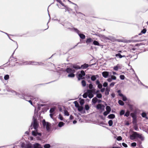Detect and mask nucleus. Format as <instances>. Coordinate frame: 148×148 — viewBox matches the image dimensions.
I'll return each instance as SVG.
<instances>
[{
  "mask_svg": "<svg viewBox=\"0 0 148 148\" xmlns=\"http://www.w3.org/2000/svg\"><path fill=\"white\" fill-rule=\"evenodd\" d=\"M53 114L54 113H50V116L51 118L53 119Z\"/></svg>",
  "mask_w": 148,
  "mask_h": 148,
  "instance_id": "56",
  "label": "nucleus"
},
{
  "mask_svg": "<svg viewBox=\"0 0 148 148\" xmlns=\"http://www.w3.org/2000/svg\"><path fill=\"white\" fill-rule=\"evenodd\" d=\"M105 90V89L104 88H102L101 89V91L102 92H104V91Z\"/></svg>",
  "mask_w": 148,
  "mask_h": 148,
  "instance_id": "62",
  "label": "nucleus"
},
{
  "mask_svg": "<svg viewBox=\"0 0 148 148\" xmlns=\"http://www.w3.org/2000/svg\"><path fill=\"white\" fill-rule=\"evenodd\" d=\"M9 76L8 75H6L4 77V79L5 80H7L9 79Z\"/></svg>",
  "mask_w": 148,
  "mask_h": 148,
  "instance_id": "37",
  "label": "nucleus"
},
{
  "mask_svg": "<svg viewBox=\"0 0 148 148\" xmlns=\"http://www.w3.org/2000/svg\"><path fill=\"white\" fill-rule=\"evenodd\" d=\"M85 75V73L83 71H82L79 74L78 78L79 80L84 79L83 76Z\"/></svg>",
  "mask_w": 148,
  "mask_h": 148,
  "instance_id": "5",
  "label": "nucleus"
},
{
  "mask_svg": "<svg viewBox=\"0 0 148 148\" xmlns=\"http://www.w3.org/2000/svg\"><path fill=\"white\" fill-rule=\"evenodd\" d=\"M137 138H138L140 139L141 140H143L144 137L142 134H140L137 133Z\"/></svg>",
  "mask_w": 148,
  "mask_h": 148,
  "instance_id": "18",
  "label": "nucleus"
},
{
  "mask_svg": "<svg viewBox=\"0 0 148 148\" xmlns=\"http://www.w3.org/2000/svg\"><path fill=\"white\" fill-rule=\"evenodd\" d=\"M33 120L34 121L33 127L34 129H36L38 126V123L37 122L36 119L34 117H33Z\"/></svg>",
  "mask_w": 148,
  "mask_h": 148,
  "instance_id": "8",
  "label": "nucleus"
},
{
  "mask_svg": "<svg viewBox=\"0 0 148 148\" xmlns=\"http://www.w3.org/2000/svg\"><path fill=\"white\" fill-rule=\"evenodd\" d=\"M66 71L69 74L68 76L70 77H73L75 76V75L74 74L75 72V70L73 69L68 68L66 69Z\"/></svg>",
  "mask_w": 148,
  "mask_h": 148,
  "instance_id": "1",
  "label": "nucleus"
},
{
  "mask_svg": "<svg viewBox=\"0 0 148 148\" xmlns=\"http://www.w3.org/2000/svg\"><path fill=\"white\" fill-rule=\"evenodd\" d=\"M110 90V88L107 87L106 88L105 92V94L106 95H109Z\"/></svg>",
  "mask_w": 148,
  "mask_h": 148,
  "instance_id": "16",
  "label": "nucleus"
},
{
  "mask_svg": "<svg viewBox=\"0 0 148 148\" xmlns=\"http://www.w3.org/2000/svg\"><path fill=\"white\" fill-rule=\"evenodd\" d=\"M84 103V99H81L80 101V103L82 105H83Z\"/></svg>",
  "mask_w": 148,
  "mask_h": 148,
  "instance_id": "40",
  "label": "nucleus"
},
{
  "mask_svg": "<svg viewBox=\"0 0 148 148\" xmlns=\"http://www.w3.org/2000/svg\"><path fill=\"white\" fill-rule=\"evenodd\" d=\"M89 108V107L88 105H86L85 106V109L86 110H88Z\"/></svg>",
  "mask_w": 148,
  "mask_h": 148,
  "instance_id": "43",
  "label": "nucleus"
},
{
  "mask_svg": "<svg viewBox=\"0 0 148 148\" xmlns=\"http://www.w3.org/2000/svg\"><path fill=\"white\" fill-rule=\"evenodd\" d=\"M75 31L78 34L80 37L82 39H84L85 38V36L84 35L79 33V31L76 29L74 28Z\"/></svg>",
  "mask_w": 148,
  "mask_h": 148,
  "instance_id": "7",
  "label": "nucleus"
},
{
  "mask_svg": "<svg viewBox=\"0 0 148 148\" xmlns=\"http://www.w3.org/2000/svg\"><path fill=\"white\" fill-rule=\"evenodd\" d=\"M111 78L112 79L115 80L116 79V77L112 75L111 76Z\"/></svg>",
  "mask_w": 148,
  "mask_h": 148,
  "instance_id": "46",
  "label": "nucleus"
},
{
  "mask_svg": "<svg viewBox=\"0 0 148 148\" xmlns=\"http://www.w3.org/2000/svg\"><path fill=\"white\" fill-rule=\"evenodd\" d=\"M146 32V29H143L141 31V33H143V34H145Z\"/></svg>",
  "mask_w": 148,
  "mask_h": 148,
  "instance_id": "52",
  "label": "nucleus"
},
{
  "mask_svg": "<svg viewBox=\"0 0 148 148\" xmlns=\"http://www.w3.org/2000/svg\"><path fill=\"white\" fill-rule=\"evenodd\" d=\"M98 92V91H97V93ZM97 97L99 98H101L102 97V95L100 93H97Z\"/></svg>",
  "mask_w": 148,
  "mask_h": 148,
  "instance_id": "29",
  "label": "nucleus"
},
{
  "mask_svg": "<svg viewBox=\"0 0 148 148\" xmlns=\"http://www.w3.org/2000/svg\"><path fill=\"white\" fill-rule=\"evenodd\" d=\"M112 79L111 78H108L107 79V81L109 82H111L112 81Z\"/></svg>",
  "mask_w": 148,
  "mask_h": 148,
  "instance_id": "58",
  "label": "nucleus"
},
{
  "mask_svg": "<svg viewBox=\"0 0 148 148\" xmlns=\"http://www.w3.org/2000/svg\"><path fill=\"white\" fill-rule=\"evenodd\" d=\"M98 75H93L91 77V79L93 81L95 80L97 78V77H98Z\"/></svg>",
  "mask_w": 148,
  "mask_h": 148,
  "instance_id": "21",
  "label": "nucleus"
},
{
  "mask_svg": "<svg viewBox=\"0 0 148 148\" xmlns=\"http://www.w3.org/2000/svg\"><path fill=\"white\" fill-rule=\"evenodd\" d=\"M89 88L90 89H92L93 88V85L92 84H90L89 85Z\"/></svg>",
  "mask_w": 148,
  "mask_h": 148,
  "instance_id": "48",
  "label": "nucleus"
},
{
  "mask_svg": "<svg viewBox=\"0 0 148 148\" xmlns=\"http://www.w3.org/2000/svg\"><path fill=\"white\" fill-rule=\"evenodd\" d=\"M108 85V84L107 82H105L103 84V86L104 87H106Z\"/></svg>",
  "mask_w": 148,
  "mask_h": 148,
  "instance_id": "53",
  "label": "nucleus"
},
{
  "mask_svg": "<svg viewBox=\"0 0 148 148\" xmlns=\"http://www.w3.org/2000/svg\"><path fill=\"white\" fill-rule=\"evenodd\" d=\"M94 89H93L92 90H87L88 94V97L90 98H92L93 97L92 92L94 91Z\"/></svg>",
  "mask_w": 148,
  "mask_h": 148,
  "instance_id": "6",
  "label": "nucleus"
},
{
  "mask_svg": "<svg viewBox=\"0 0 148 148\" xmlns=\"http://www.w3.org/2000/svg\"><path fill=\"white\" fill-rule=\"evenodd\" d=\"M74 103L75 104V106L77 108L79 106V104H78V102L77 101H75L74 102Z\"/></svg>",
  "mask_w": 148,
  "mask_h": 148,
  "instance_id": "35",
  "label": "nucleus"
},
{
  "mask_svg": "<svg viewBox=\"0 0 148 148\" xmlns=\"http://www.w3.org/2000/svg\"><path fill=\"white\" fill-rule=\"evenodd\" d=\"M119 103L121 105L123 106L124 105V102L121 100H119L118 101Z\"/></svg>",
  "mask_w": 148,
  "mask_h": 148,
  "instance_id": "30",
  "label": "nucleus"
},
{
  "mask_svg": "<svg viewBox=\"0 0 148 148\" xmlns=\"http://www.w3.org/2000/svg\"><path fill=\"white\" fill-rule=\"evenodd\" d=\"M92 39L90 38H89L87 39L86 40V42L87 43H89L92 42Z\"/></svg>",
  "mask_w": 148,
  "mask_h": 148,
  "instance_id": "23",
  "label": "nucleus"
},
{
  "mask_svg": "<svg viewBox=\"0 0 148 148\" xmlns=\"http://www.w3.org/2000/svg\"><path fill=\"white\" fill-rule=\"evenodd\" d=\"M29 139L31 140H33V138L32 137H30L29 138Z\"/></svg>",
  "mask_w": 148,
  "mask_h": 148,
  "instance_id": "60",
  "label": "nucleus"
},
{
  "mask_svg": "<svg viewBox=\"0 0 148 148\" xmlns=\"http://www.w3.org/2000/svg\"><path fill=\"white\" fill-rule=\"evenodd\" d=\"M103 76L105 78H107L109 75V72L107 71L103 72L102 73Z\"/></svg>",
  "mask_w": 148,
  "mask_h": 148,
  "instance_id": "14",
  "label": "nucleus"
},
{
  "mask_svg": "<svg viewBox=\"0 0 148 148\" xmlns=\"http://www.w3.org/2000/svg\"><path fill=\"white\" fill-rule=\"evenodd\" d=\"M33 148H43L41 145L38 143H36L34 144Z\"/></svg>",
  "mask_w": 148,
  "mask_h": 148,
  "instance_id": "13",
  "label": "nucleus"
},
{
  "mask_svg": "<svg viewBox=\"0 0 148 148\" xmlns=\"http://www.w3.org/2000/svg\"><path fill=\"white\" fill-rule=\"evenodd\" d=\"M116 57H119L120 58H121L122 57H125V56H122L120 53L117 54L116 55Z\"/></svg>",
  "mask_w": 148,
  "mask_h": 148,
  "instance_id": "25",
  "label": "nucleus"
},
{
  "mask_svg": "<svg viewBox=\"0 0 148 148\" xmlns=\"http://www.w3.org/2000/svg\"><path fill=\"white\" fill-rule=\"evenodd\" d=\"M82 84L83 86H86V83L84 80H82Z\"/></svg>",
  "mask_w": 148,
  "mask_h": 148,
  "instance_id": "36",
  "label": "nucleus"
},
{
  "mask_svg": "<svg viewBox=\"0 0 148 148\" xmlns=\"http://www.w3.org/2000/svg\"><path fill=\"white\" fill-rule=\"evenodd\" d=\"M118 92L119 93V95L122 97V99L123 101H125L127 100V98L126 97L121 93L120 90L118 91Z\"/></svg>",
  "mask_w": 148,
  "mask_h": 148,
  "instance_id": "12",
  "label": "nucleus"
},
{
  "mask_svg": "<svg viewBox=\"0 0 148 148\" xmlns=\"http://www.w3.org/2000/svg\"><path fill=\"white\" fill-rule=\"evenodd\" d=\"M32 134L34 136H36L38 138L41 135V134L40 133H38L36 130L32 131Z\"/></svg>",
  "mask_w": 148,
  "mask_h": 148,
  "instance_id": "9",
  "label": "nucleus"
},
{
  "mask_svg": "<svg viewBox=\"0 0 148 148\" xmlns=\"http://www.w3.org/2000/svg\"><path fill=\"white\" fill-rule=\"evenodd\" d=\"M70 119L72 120L73 119V117L71 115L70 116Z\"/></svg>",
  "mask_w": 148,
  "mask_h": 148,
  "instance_id": "61",
  "label": "nucleus"
},
{
  "mask_svg": "<svg viewBox=\"0 0 148 148\" xmlns=\"http://www.w3.org/2000/svg\"><path fill=\"white\" fill-rule=\"evenodd\" d=\"M72 67L76 69H81V67L77 65L73 64V65Z\"/></svg>",
  "mask_w": 148,
  "mask_h": 148,
  "instance_id": "19",
  "label": "nucleus"
},
{
  "mask_svg": "<svg viewBox=\"0 0 148 148\" xmlns=\"http://www.w3.org/2000/svg\"><path fill=\"white\" fill-rule=\"evenodd\" d=\"M142 116L143 117H145L146 116V114L145 113H143L142 114Z\"/></svg>",
  "mask_w": 148,
  "mask_h": 148,
  "instance_id": "55",
  "label": "nucleus"
},
{
  "mask_svg": "<svg viewBox=\"0 0 148 148\" xmlns=\"http://www.w3.org/2000/svg\"><path fill=\"white\" fill-rule=\"evenodd\" d=\"M65 124L63 122H60L58 124V126L59 127H62L64 126V125Z\"/></svg>",
  "mask_w": 148,
  "mask_h": 148,
  "instance_id": "22",
  "label": "nucleus"
},
{
  "mask_svg": "<svg viewBox=\"0 0 148 148\" xmlns=\"http://www.w3.org/2000/svg\"><path fill=\"white\" fill-rule=\"evenodd\" d=\"M50 147V145L49 144H47L44 146L45 148H49Z\"/></svg>",
  "mask_w": 148,
  "mask_h": 148,
  "instance_id": "38",
  "label": "nucleus"
},
{
  "mask_svg": "<svg viewBox=\"0 0 148 148\" xmlns=\"http://www.w3.org/2000/svg\"><path fill=\"white\" fill-rule=\"evenodd\" d=\"M111 96L113 98H114L115 97V94L114 93H112L111 94Z\"/></svg>",
  "mask_w": 148,
  "mask_h": 148,
  "instance_id": "57",
  "label": "nucleus"
},
{
  "mask_svg": "<svg viewBox=\"0 0 148 148\" xmlns=\"http://www.w3.org/2000/svg\"><path fill=\"white\" fill-rule=\"evenodd\" d=\"M88 66V64H85L83 65H82L81 66V69L82 68L83 69H85L87 68Z\"/></svg>",
  "mask_w": 148,
  "mask_h": 148,
  "instance_id": "17",
  "label": "nucleus"
},
{
  "mask_svg": "<svg viewBox=\"0 0 148 148\" xmlns=\"http://www.w3.org/2000/svg\"><path fill=\"white\" fill-rule=\"evenodd\" d=\"M106 109L107 111L110 112L111 111V108L109 106H107L106 108Z\"/></svg>",
  "mask_w": 148,
  "mask_h": 148,
  "instance_id": "26",
  "label": "nucleus"
},
{
  "mask_svg": "<svg viewBox=\"0 0 148 148\" xmlns=\"http://www.w3.org/2000/svg\"><path fill=\"white\" fill-rule=\"evenodd\" d=\"M58 118L61 120H62L63 119V117L61 114H60L59 115Z\"/></svg>",
  "mask_w": 148,
  "mask_h": 148,
  "instance_id": "42",
  "label": "nucleus"
},
{
  "mask_svg": "<svg viewBox=\"0 0 148 148\" xmlns=\"http://www.w3.org/2000/svg\"><path fill=\"white\" fill-rule=\"evenodd\" d=\"M109 113H110L109 112H108L107 111H106L104 112L103 115L104 116H106Z\"/></svg>",
  "mask_w": 148,
  "mask_h": 148,
  "instance_id": "45",
  "label": "nucleus"
},
{
  "mask_svg": "<svg viewBox=\"0 0 148 148\" xmlns=\"http://www.w3.org/2000/svg\"><path fill=\"white\" fill-rule=\"evenodd\" d=\"M136 143H133L131 144V146L132 147H135L136 146Z\"/></svg>",
  "mask_w": 148,
  "mask_h": 148,
  "instance_id": "49",
  "label": "nucleus"
},
{
  "mask_svg": "<svg viewBox=\"0 0 148 148\" xmlns=\"http://www.w3.org/2000/svg\"><path fill=\"white\" fill-rule=\"evenodd\" d=\"M130 114V111H127L125 114V116L127 117H128L129 116Z\"/></svg>",
  "mask_w": 148,
  "mask_h": 148,
  "instance_id": "34",
  "label": "nucleus"
},
{
  "mask_svg": "<svg viewBox=\"0 0 148 148\" xmlns=\"http://www.w3.org/2000/svg\"><path fill=\"white\" fill-rule=\"evenodd\" d=\"M121 65L118 64L114 67L113 69L114 70L117 71L119 69H121Z\"/></svg>",
  "mask_w": 148,
  "mask_h": 148,
  "instance_id": "15",
  "label": "nucleus"
},
{
  "mask_svg": "<svg viewBox=\"0 0 148 148\" xmlns=\"http://www.w3.org/2000/svg\"><path fill=\"white\" fill-rule=\"evenodd\" d=\"M28 101L32 105H33L32 102L31 100H29Z\"/></svg>",
  "mask_w": 148,
  "mask_h": 148,
  "instance_id": "63",
  "label": "nucleus"
},
{
  "mask_svg": "<svg viewBox=\"0 0 148 148\" xmlns=\"http://www.w3.org/2000/svg\"><path fill=\"white\" fill-rule=\"evenodd\" d=\"M21 147L23 148H33L31 144L28 143L25 144L24 143H22L21 145Z\"/></svg>",
  "mask_w": 148,
  "mask_h": 148,
  "instance_id": "3",
  "label": "nucleus"
},
{
  "mask_svg": "<svg viewBox=\"0 0 148 148\" xmlns=\"http://www.w3.org/2000/svg\"><path fill=\"white\" fill-rule=\"evenodd\" d=\"M122 145L123 146H124L125 147H127V145L125 143H122Z\"/></svg>",
  "mask_w": 148,
  "mask_h": 148,
  "instance_id": "54",
  "label": "nucleus"
},
{
  "mask_svg": "<svg viewBox=\"0 0 148 148\" xmlns=\"http://www.w3.org/2000/svg\"><path fill=\"white\" fill-rule=\"evenodd\" d=\"M97 108L101 111H103L104 110L105 106L103 105L99 104L97 106Z\"/></svg>",
  "mask_w": 148,
  "mask_h": 148,
  "instance_id": "11",
  "label": "nucleus"
},
{
  "mask_svg": "<svg viewBox=\"0 0 148 148\" xmlns=\"http://www.w3.org/2000/svg\"><path fill=\"white\" fill-rule=\"evenodd\" d=\"M97 85H98V87L99 88H102V85L100 83V84H98Z\"/></svg>",
  "mask_w": 148,
  "mask_h": 148,
  "instance_id": "50",
  "label": "nucleus"
},
{
  "mask_svg": "<svg viewBox=\"0 0 148 148\" xmlns=\"http://www.w3.org/2000/svg\"><path fill=\"white\" fill-rule=\"evenodd\" d=\"M77 108L78 111L80 112L83 109V108L82 106H79Z\"/></svg>",
  "mask_w": 148,
  "mask_h": 148,
  "instance_id": "33",
  "label": "nucleus"
},
{
  "mask_svg": "<svg viewBox=\"0 0 148 148\" xmlns=\"http://www.w3.org/2000/svg\"><path fill=\"white\" fill-rule=\"evenodd\" d=\"M100 84V82L98 80H97L96 81V84L97 85H98V84Z\"/></svg>",
  "mask_w": 148,
  "mask_h": 148,
  "instance_id": "59",
  "label": "nucleus"
},
{
  "mask_svg": "<svg viewBox=\"0 0 148 148\" xmlns=\"http://www.w3.org/2000/svg\"><path fill=\"white\" fill-rule=\"evenodd\" d=\"M77 123V121L75 120H74L73 121V123L74 124H75L76 123Z\"/></svg>",
  "mask_w": 148,
  "mask_h": 148,
  "instance_id": "64",
  "label": "nucleus"
},
{
  "mask_svg": "<svg viewBox=\"0 0 148 148\" xmlns=\"http://www.w3.org/2000/svg\"><path fill=\"white\" fill-rule=\"evenodd\" d=\"M55 109L56 108L55 107L51 108L49 111L50 113H54L53 112L55 110Z\"/></svg>",
  "mask_w": 148,
  "mask_h": 148,
  "instance_id": "24",
  "label": "nucleus"
},
{
  "mask_svg": "<svg viewBox=\"0 0 148 148\" xmlns=\"http://www.w3.org/2000/svg\"><path fill=\"white\" fill-rule=\"evenodd\" d=\"M120 78L121 79H124L125 78V76L123 75H121L120 76Z\"/></svg>",
  "mask_w": 148,
  "mask_h": 148,
  "instance_id": "44",
  "label": "nucleus"
},
{
  "mask_svg": "<svg viewBox=\"0 0 148 148\" xmlns=\"http://www.w3.org/2000/svg\"><path fill=\"white\" fill-rule=\"evenodd\" d=\"M93 44L94 45H97V46H99V43L96 41H94L93 42Z\"/></svg>",
  "mask_w": 148,
  "mask_h": 148,
  "instance_id": "28",
  "label": "nucleus"
},
{
  "mask_svg": "<svg viewBox=\"0 0 148 148\" xmlns=\"http://www.w3.org/2000/svg\"><path fill=\"white\" fill-rule=\"evenodd\" d=\"M125 111L123 110H122L120 112V114L121 115H123L124 114Z\"/></svg>",
  "mask_w": 148,
  "mask_h": 148,
  "instance_id": "41",
  "label": "nucleus"
},
{
  "mask_svg": "<svg viewBox=\"0 0 148 148\" xmlns=\"http://www.w3.org/2000/svg\"><path fill=\"white\" fill-rule=\"evenodd\" d=\"M97 100V99L96 97H94L92 100V102L94 103H96Z\"/></svg>",
  "mask_w": 148,
  "mask_h": 148,
  "instance_id": "27",
  "label": "nucleus"
},
{
  "mask_svg": "<svg viewBox=\"0 0 148 148\" xmlns=\"http://www.w3.org/2000/svg\"><path fill=\"white\" fill-rule=\"evenodd\" d=\"M64 114L65 115H66V116H69V113H68V111H67L66 110H65L64 111Z\"/></svg>",
  "mask_w": 148,
  "mask_h": 148,
  "instance_id": "39",
  "label": "nucleus"
},
{
  "mask_svg": "<svg viewBox=\"0 0 148 148\" xmlns=\"http://www.w3.org/2000/svg\"><path fill=\"white\" fill-rule=\"evenodd\" d=\"M115 117V116L114 114H110L108 116V118L109 119H113Z\"/></svg>",
  "mask_w": 148,
  "mask_h": 148,
  "instance_id": "20",
  "label": "nucleus"
},
{
  "mask_svg": "<svg viewBox=\"0 0 148 148\" xmlns=\"http://www.w3.org/2000/svg\"><path fill=\"white\" fill-rule=\"evenodd\" d=\"M42 123L44 128H45L48 131L50 130L51 127V124L47 122H46L45 120L42 121Z\"/></svg>",
  "mask_w": 148,
  "mask_h": 148,
  "instance_id": "2",
  "label": "nucleus"
},
{
  "mask_svg": "<svg viewBox=\"0 0 148 148\" xmlns=\"http://www.w3.org/2000/svg\"><path fill=\"white\" fill-rule=\"evenodd\" d=\"M115 83L114 82H112L110 84V86L111 87H112L114 86V85L115 84Z\"/></svg>",
  "mask_w": 148,
  "mask_h": 148,
  "instance_id": "47",
  "label": "nucleus"
},
{
  "mask_svg": "<svg viewBox=\"0 0 148 148\" xmlns=\"http://www.w3.org/2000/svg\"><path fill=\"white\" fill-rule=\"evenodd\" d=\"M137 133L136 132H134L133 134L130 136V138L131 140H134L137 138Z\"/></svg>",
  "mask_w": 148,
  "mask_h": 148,
  "instance_id": "10",
  "label": "nucleus"
},
{
  "mask_svg": "<svg viewBox=\"0 0 148 148\" xmlns=\"http://www.w3.org/2000/svg\"><path fill=\"white\" fill-rule=\"evenodd\" d=\"M108 124L110 126H111L113 124V121L112 120H110L108 122Z\"/></svg>",
  "mask_w": 148,
  "mask_h": 148,
  "instance_id": "31",
  "label": "nucleus"
},
{
  "mask_svg": "<svg viewBox=\"0 0 148 148\" xmlns=\"http://www.w3.org/2000/svg\"><path fill=\"white\" fill-rule=\"evenodd\" d=\"M122 138L121 137V136H118L117 138V140L119 141L121 140H122Z\"/></svg>",
  "mask_w": 148,
  "mask_h": 148,
  "instance_id": "51",
  "label": "nucleus"
},
{
  "mask_svg": "<svg viewBox=\"0 0 148 148\" xmlns=\"http://www.w3.org/2000/svg\"><path fill=\"white\" fill-rule=\"evenodd\" d=\"M38 62L33 61H26L24 62L23 63L21 64V65H27V64H32L34 65H38Z\"/></svg>",
  "mask_w": 148,
  "mask_h": 148,
  "instance_id": "4",
  "label": "nucleus"
},
{
  "mask_svg": "<svg viewBox=\"0 0 148 148\" xmlns=\"http://www.w3.org/2000/svg\"><path fill=\"white\" fill-rule=\"evenodd\" d=\"M87 96H88V94L87 91L86 92H85L83 94V96L84 98H86L87 97Z\"/></svg>",
  "mask_w": 148,
  "mask_h": 148,
  "instance_id": "32",
  "label": "nucleus"
}]
</instances>
